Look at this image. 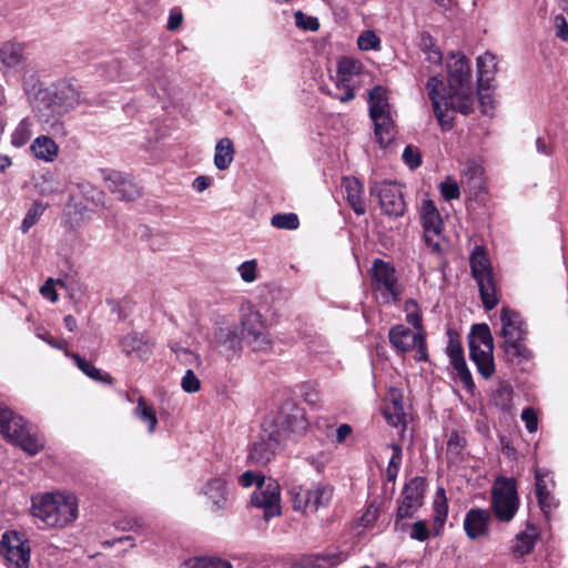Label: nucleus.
Here are the masks:
<instances>
[{"mask_svg": "<svg viewBox=\"0 0 568 568\" xmlns=\"http://www.w3.org/2000/svg\"><path fill=\"white\" fill-rule=\"evenodd\" d=\"M31 514L48 528H64L78 518V499L60 491L38 494L31 497Z\"/></svg>", "mask_w": 568, "mask_h": 568, "instance_id": "nucleus-1", "label": "nucleus"}, {"mask_svg": "<svg viewBox=\"0 0 568 568\" xmlns=\"http://www.w3.org/2000/svg\"><path fill=\"white\" fill-rule=\"evenodd\" d=\"M439 87H443V81L437 77H430L426 83L428 97L439 124L443 129H449L453 121L450 112L458 111L466 115L473 111V88L444 89L442 92Z\"/></svg>", "mask_w": 568, "mask_h": 568, "instance_id": "nucleus-2", "label": "nucleus"}, {"mask_svg": "<svg viewBox=\"0 0 568 568\" xmlns=\"http://www.w3.org/2000/svg\"><path fill=\"white\" fill-rule=\"evenodd\" d=\"M500 336L503 337L500 347L505 352L506 357L517 363L530 359L532 353L524 343L528 329L521 315L517 311L504 306L500 310Z\"/></svg>", "mask_w": 568, "mask_h": 568, "instance_id": "nucleus-3", "label": "nucleus"}, {"mask_svg": "<svg viewBox=\"0 0 568 568\" xmlns=\"http://www.w3.org/2000/svg\"><path fill=\"white\" fill-rule=\"evenodd\" d=\"M239 484L244 488L256 486L251 504L264 510L265 520L281 515V486L276 480H266L257 473L246 470L239 477Z\"/></svg>", "mask_w": 568, "mask_h": 568, "instance_id": "nucleus-4", "label": "nucleus"}, {"mask_svg": "<svg viewBox=\"0 0 568 568\" xmlns=\"http://www.w3.org/2000/svg\"><path fill=\"white\" fill-rule=\"evenodd\" d=\"M0 434L11 444L33 456L38 454L43 443L36 430L24 419L8 407L0 406Z\"/></svg>", "mask_w": 568, "mask_h": 568, "instance_id": "nucleus-5", "label": "nucleus"}, {"mask_svg": "<svg viewBox=\"0 0 568 568\" xmlns=\"http://www.w3.org/2000/svg\"><path fill=\"white\" fill-rule=\"evenodd\" d=\"M469 356L480 376L488 379L495 373L494 338L486 323L474 324L468 334Z\"/></svg>", "mask_w": 568, "mask_h": 568, "instance_id": "nucleus-6", "label": "nucleus"}, {"mask_svg": "<svg viewBox=\"0 0 568 568\" xmlns=\"http://www.w3.org/2000/svg\"><path fill=\"white\" fill-rule=\"evenodd\" d=\"M284 418L281 415H268L261 425L260 440L252 444L247 459L251 464L268 463L280 446L283 435Z\"/></svg>", "mask_w": 568, "mask_h": 568, "instance_id": "nucleus-7", "label": "nucleus"}, {"mask_svg": "<svg viewBox=\"0 0 568 568\" xmlns=\"http://www.w3.org/2000/svg\"><path fill=\"white\" fill-rule=\"evenodd\" d=\"M471 275L475 278L485 310L490 311L498 304V296L491 263L481 245L475 246L469 256Z\"/></svg>", "mask_w": 568, "mask_h": 568, "instance_id": "nucleus-8", "label": "nucleus"}, {"mask_svg": "<svg viewBox=\"0 0 568 568\" xmlns=\"http://www.w3.org/2000/svg\"><path fill=\"white\" fill-rule=\"evenodd\" d=\"M371 276L372 288L379 294L384 304L400 301L402 288L398 284L396 270L389 262L375 258L373 261Z\"/></svg>", "mask_w": 568, "mask_h": 568, "instance_id": "nucleus-9", "label": "nucleus"}, {"mask_svg": "<svg viewBox=\"0 0 568 568\" xmlns=\"http://www.w3.org/2000/svg\"><path fill=\"white\" fill-rule=\"evenodd\" d=\"M491 507L498 520L510 521L519 507L516 480L498 478L491 491Z\"/></svg>", "mask_w": 568, "mask_h": 568, "instance_id": "nucleus-10", "label": "nucleus"}, {"mask_svg": "<svg viewBox=\"0 0 568 568\" xmlns=\"http://www.w3.org/2000/svg\"><path fill=\"white\" fill-rule=\"evenodd\" d=\"M288 494L293 510L306 515L329 504L333 497V487L321 484L314 485L312 488L298 486L293 487Z\"/></svg>", "mask_w": 568, "mask_h": 568, "instance_id": "nucleus-11", "label": "nucleus"}, {"mask_svg": "<svg viewBox=\"0 0 568 568\" xmlns=\"http://www.w3.org/2000/svg\"><path fill=\"white\" fill-rule=\"evenodd\" d=\"M433 507L434 521L432 531L428 529L425 520H417L412 524L409 531L410 539L424 542L430 537V535L437 537L442 534L448 515L447 498L443 487L437 488Z\"/></svg>", "mask_w": 568, "mask_h": 568, "instance_id": "nucleus-12", "label": "nucleus"}, {"mask_svg": "<svg viewBox=\"0 0 568 568\" xmlns=\"http://www.w3.org/2000/svg\"><path fill=\"white\" fill-rule=\"evenodd\" d=\"M389 343L393 348L400 354L407 353L416 348V359L426 361V342L420 333H414L404 325H395L388 333Z\"/></svg>", "mask_w": 568, "mask_h": 568, "instance_id": "nucleus-13", "label": "nucleus"}, {"mask_svg": "<svg viewBox=\"0 0 568 568\" xmlns=\"http://www.w3.org/2000/svg\"><path fill=\"white\" fill-rule=\"evenodd\" d=\"M371 193L378 196L379 205L384 214L398 217L405 212L406 204L400 186L390 182H374Z\"/></svg>", "mask_w": 568, "mask_h": 568, "instance_id": "nucleus-14", "label": "nucleus"}, {"mask_svg": "<svg viewBox=\"0 0 568 568\" xmlns=\"http://www.w3.org/2000/svg\"><path fill=\"white\" fill-rule=\"evenodd\" d=\"M6 547L4 558L9 568H29L31 548L29 540L18 531H6L2 535Z\"/></svg>", "mask_w": 568, "mask_h": 568, "instance_id": "nucleus-15", "label": "nucleus"}, {"mask_svg": "<svg viewBox=\"0 0 568 568\" xmlns=\"http://www.w3.org/2000/svg\"><path fill=\"white\" fill-rule=\"evenodd\" d=\"M242 335L235 324L219 322L213 334V345L227 359H232L242 352Z\"/></svg>", "mask_w": 568, "mask_h": 568, "instance_id": "nucleus-16", "label": "nucleus"}, {"mask_svg": "<svg viewBox=\"0 0 568 568\" xmlns=\"http://www.w3.org/2000/svg\"><path fill=\"white\" fill-rule=\"evenodd\" d=\"M420 219L424 229V239L433 252H440L439 237L443 231V221L440 214L432 200L423 202L420 207Z\"/></svg>", "mask_w": 568, "mask_h": 568, "instance_id": "nucleus-17", "label": "nucleus"}, {"mask_svg": "<svg viewBox=\"0 0 568 568\" xmlns=\"http://www.w3.org/2000/svg\"><path fill=\"white\" fill-rule=\"evenodd\" d=\"M241 326L242 337L252 344L255 349H262L268 345L262 316L252 306L243 310L241 316Z\"/></svg>", "mask_w": 568, "mask_h": 568, "instance_id": "nucleus-18", "label": "nucleus"}, {"mask_svg": "<svg viewBox=\"0 0 568 568\" xmlns=\"http://www.w3.org/2000/svg\"><path fill=\"white\" fill-rule=\"evenodd\" d=\"M425 480L422 477L412 478L403 488L397 505V513L400 517H413L422 507L425 494Z\"/></svg>", "mask_w": 568, "mask_h": 568, "instance_id": "nucleus-19", "label": "nucleus"}, {"mask_svg": "<svg viewBox=\"0 0 568 568\" xmlns=\"http://www.w3.org/2000/svg\"><path fill=\"white\" fill-rule=\"evenodd\" d=\"M102 173L106 187L119 200L130 202L141 195V189L129 175L115 170H104Z\"/></svg>", "mask_w": 568, "mask_h": 568, "instance_id": "nucleus-20", "label": "nucleus"}, {"mask_svg": "<svg viewBox=\"0 0 568 568\" xmlns=\"http://www.w3.org/2000/svg\"><path fill=\"white\" fill-rule=\"evenodd\" d=\"M154 341L144 333L132 332L123 336L119 346L128 357L146 362L153 354Z\"/></svg>", "mask_w": 568, "mask_h": 568, "instance_id": "nucleus-21", "label": "nucleus"}, {"mask_svg": "<svg viewBox=\"0 0 568 568\" xmlns=\"http://www.w3.org/2000/svg\"><path fill=\"white\" fill-rule=\"evenodd\" d=\"M453 62L448 63V84L439 87V90H456L471 87L470 62L465 54L457 52L452 54Z\"/></svg>", "mask_w": 568, "mask_h": 568, "instance_id": "nucleus-22", "label": "nucleus"}, {"mask_svg": "<svg viewBox=\"0 0 568 568\" xmlns=\"http://www.w3.org/2000/svg\"><path fill=\"white\" fill-rule=\"evenodd\" d=\"M22 89L36 112H44L51 108L52 94L50 89L41 87L39 77L36 73L24 74Z\"/></svg>", "mask_w": 568, "mask_h": 568, "instance_id": "nucleus-23", "label": "nucleus"}, {"mask_svg": "<svg viewBox=\"0 0 568 568\" xmlns=\"http://www.w3.org/2000/svg\"><path fill=\"white\" fill-rule=\"evenodd\" d=\"M51 108L44 109L42 115L62 114L75 108L80 101V94L77 89L70 84L62 83L51 90Z\"/></svg>", "mask_w": 568, "mask_h": 568, "instance_id": "nucleus-24", "label": "nucleus"}, {"mask_svg": "<svg viewBox=\"0 0 568 568\" xmlns=\"http://www.w3.org/2000/svg\"><path fill=\"white\" fill-rule=\"evenodd\" d=\"M26 60L24 43L14 40L0 43V70H19Z\"/></svg>", "mask_w": 568, "mask_h": 568, "instance_id": "nucleus-25", "label": "nucleus"}, {"mask_svg": "<svg viewBox=\"0 0 568 568\" xmlns=\"http://www.w3.org/2000/svg\"><path fill=\"white\" fill-rule=\"evenodd\" d=\"M447 354L450 358V364L454 369L457 372V375L463 383L464 387L468 392H473L475 388V383L473 381L471 374L466 365L464 358V352L460 343L457 339L450 338L447 345Z\"/></svg>", "mask_w": 568, "mask_h": 568, "instance_id": "nucleus-26", "label": "nucleus"}, {"mask_svg": "<svg viewBox=\"0 0 568 568\" xmlns=\"http://www.w3.org/2000/svg\"><path fill=\"white\" fill-rule=\"evenodd\" d=\"M489 520L490 515L488 510L480 508L469 509L464 518L466 536L471 540L486 536L489 531Z\"/></svg>", "mask_w": 568, "mask_h": 568, "instance_id": "nucleus-27", "label": "nucleus"}, {"mask_svg": "<svg viewBox=\"0 0 568 568\" xmlns=\"http://www.w3.org/2000/svg\"><path fill=\"white\" fill-rule=\"evenodd\" d=\"M201 493L212 503L213 510H223L227 504V481L224 477L210 478L201 488Z\"/></svg>", "mask_w": 568, "mask_h": 568, "instance_id": "nucleus-28", "label": "nucleus"}, {"mask_svg": "<svg viewBox=\"0 0 568 568\" xmlns=\"http://www.w3.org/2000/svg\"><path fill=\"white\" fill-rule=\"evenodd\" d=\"M343 187L346 192V199L357 215H363L366 212L365 201L363 199V184L354 176H346L343 179Z\"/></svg>", "mask_w": 568, "mask_h": 568, "instance_id": "nucleus-29", "label": "nucleus"}, {"mask_svg": "<svg viewBox=\"0 0 568 568\" xmlns=\"http://www.w3.org/2000/svg\"><path fill=\"white\" fill-rule=\"evenodd\" d=\"M368 110L371 119L393 113L385 88L376 85L369 91Z\"/></svg>", "mask_w": 568, "mask_h": 568, "instance_id": "nucleus-30", "label": "nucleus"}, {"mask_svg": "<svg viewBox=\"0 0 568 568\" xmlns=\"http://www.w3.org/2000/svg\"><path fill=\"white\" fill-rule=\"evenodd\" d=\"M33 155L44 162H53L59 153L58 144L48 135L38 136L30 146Z\"/></svg>", "mask_w": 568, "mask_h": 568, "instance_id": "nucleus-31", "label": "nucleus"}, {"mask_svg": "<svg viewBox=\"0 0 568 568\" xmlns=\"http://www.w3.org/2000/svg\"><path fill=\"white\" fill-rule=\"evenodd\" d=\"M375 125V135L382 146L388 145L396 135V125L393 113L372 119Z\"/></svg>", "mask_w": 568, "mask_h": 568, "instance_id": "nucleus-32", "label": "nucleus"}, {"mask_svg": "<svg viewBox=\"0 0 568 568\" xmlns=\"http://www.w3.org/2000/svg\"><path fill=\"white\" fill-rule=\"evenodd\" d=\"M65 355L72 358L74 365L92 381L106 384L112 383V377L108 373L97 368L91 362L81 357L79 354L67 352Z\"/></svg>", "mask_w": 568, "mask_h": 568, "instance_id": "nucleus-33", "label": "nucleus"}, {"mask_svg": "<svg viewBox=\"0 0 568 568\" xmlns=\"http://www.w3.org/2000/svg\"><path fill=\"white\" fill-rule=\"evenodd\" d=\"M497 68L496 55L490 52H485L477 58V81L478 87H489V82Z\"/></svg>", "mask_w": 568, "mask_h": 568, "instance_id": "nucleus-34", "label": "nucleus"}, {"mask_svg": "<svg viewBox=\"0 0 568 568\" xmlns=\"http://www.w3.org/2000/svg\"><path fill=\"white\" fill-rule=\"evenodd\" d=\"M234 145L231 139H221L214 150V165L223 171L226 170L234 160Z\"/></svg>", "mask_w": 568, "mask_h": 568, "instance_id": "nucleus-35", "label": "nucleus"}, {"mask_svg": "<svg viewBox=\"0 0 568 568\" xmlns=\"http://www.w3.org/2000/svg\"><path fill=\"white\" fill-rule=\"evenodd\" d=\"M362 63L353 58L344 57L337 62V82L347 85L354 75L361 73Z\"/></svg>", "mask_w": 568, "mask_h": 568, "instance_id": "nucleus-36", "label": "nucleus"}, {"mask_svg": "<svg viewBox=\"0 0 568 568\" xmlns=\"http://www.w3.org/2000/svg\"><path fill=\"white\" fill-rule=\"evenodd\" d=\"M133 414L142 423L146 424L149 433H153L155 430L158 424L156 413L154 408L146 403L144 397H139L138 404L133 409Z\"/></svg>", "mask_w": 568, "mask_h": 568, "instance_id": "nucleus-37", "label": "nucleus"}, {"mask_svg": "<svg viewBox=\"0 0 568 568\" xmlns=\"http://www.w3.org/2000/svg\"><path fill=\"white\" fill-rule=\"evenodd\" d=\"M37 189L41 195H51L62 193L65 183L53 173H45L41 176V181L37 183Z\"/></svg>", "mask_w": 568, "mask_h": 568, "instance_id": "nucleus-38", "label": "nucleus"}, {"mask_svg": "<svg viewBox=\"0 0 568 568\" xmlns=\"http://www.w3.org/2000/svg\"><path fill=\"white\" fill-rule=\"evenodd\" d=\"M307 426L308 422L304 410L293 405L292 413L286 416V433L301 435L307 429Z\"/></svg>", "mask_w": 568, "mask_h": 568, "instance_id": "nucleus-39", "label": "nucleus"}, {"mask_svg": "<svg viewBox=\"0 0 568 568\" xmlns=\"http://www.w3.org/2000/svg\"><path fill=\"white\" fill-rule=\"evenodd\" d=\"M32 135V121L29 118H23L11 134V144L14 148L26 145Z\"/></svg>", "mask_w": 568, "mask_h": 568, "instance_id": "nucleus-40", "label": "nucleus"}, {"mask_svg": "<svg viewBox=\"0 0 568 568\" xmlns=\"http://www.w3.org/2000/svg\"><path fill=\"white\" fill-rule=\"evenodd\" d=\"M466 446V438L458 432H452L447 440V459L449 463H456L460 459Z\"/></svg>", "mask_w": 568, "mask_h": 568, "instance_id": "nucleus-41", "label": "nucleus"}, {"mask_svg": "<svg viewBox=\"0 0 568 568\" xmlns=\"http://www.w3.org/2000/svg\"><path fill=\"white\" fill-rule=\"evenodd\" d=\"M190 568H233L232 564L219 557H195L185 562Z\"/></svg>", "mask_w": 568, "mask_h": 568, "instance_id": "nucleus-42", "label": "nucleus"}, {"mask_svg": "<svg viewBox=\"0 0 568 568\" xmlns=\"http://www.w3.org/2000/svg\"><path fill=\"white\" fill-rule=\"evenodd\" d=\"M491 402L501 409H508L513 398V388L508 383H500L491 393Z\"/></svg>", "mask_w": 568, "mask_h": 568, "instance_id": "nucleus-43", "label": "nucleus"}, {"mask_svg": "<svg viewBox=\"0 0 568 568\" xmlns=\"http://www.w3.org/2000/svg\"><path fill=\"white\" fill-rule=\"evenodd\" d=\"M47 209V205L40 201H34L21 223L22 233H27L42 216Z\"/></svg>", "mask_w": 568, "mask_h": 568, "instance_id": "nucleus-44", "label": "nucleus"}, {"mask_svg": "<svg viewBox=\"0 0 568 568\" xmlns=\"http://www.w3.org/2000/svg\"><path fill=\"white\" fill-rule=\"evenodd\" d=\"M535 545L536 536L534 534L520 532L516 536L511 550L516 556H524L532 551Z\"/></svg>", "mask_w": 568, "mask_h": 568, "instance_id": "nucleus-45", "label": "nucleus"}, {"mask_svg": "<svg viewBox=\"0 0 568 568\" xmlns=\"http://www.w3.org/2000/svg\"><path fill=\"white\" fill-rule=\"evenodd\" d=\"M384 415L387 423L394 427L405 425V413L399 402H393L392 406H387Z\"/></svg>", "mask_w": 568, "mask_h": 568, "instance_id": "nucleus-46", "label": "nucleus"}, {"mask_svg": "<svg viewBox=\"0 0 568 568\" xmlns=\"http://www.w3.org/2000/svg\"><path fill=\"white\" fill-rule=\"evenodd\" d=\"M295 26L303 31L315 32L320 29V21L316 17L307 16L303 11L294 12Z\"/></svg>", "mask_w": 568, "mask_h": 568, "instance_id": "nucleus-47", "label": "nucleus"}, {"mask_svg": "<svg viewBox=\"0 0 568 568\" xmlns=\"http://www.w3.org/2000/svg\"><path fill=\"white\" fill-rule=\"evenodd\" d=\"M236 270L244 283H253L257 280V261L254 258L244 261Z\"/></svg>", "mask_w": 568, "mask_h": 568, "instance_id": "nucleus-48", "label": "nucleus"}, {"mask_svg": "<svg viewBox=\"0 0 568 568\" xmlns=\"http://www.w3.org/2000/svg\"><path fill=\"white\" fill-rule=\"evenodd\" d=\"M357 44L361 50H377L381 45L379 38L372 30L363 31L357 38Z\"/></svg>", "mask_w": 568, "mask_h": 568, "instance_id": "nucleus-49", "label": "nucleus"}, {"mask_svg": "<svg viewBox=\"0 0 568 568\" xmlns=\"http://www.w3.org/2000/svg\"><path fill=\"white\" fill-rule=\"evenodd\" d=\"M406 320L414 327L419 328L422 326V315L418 311V304L415 300H407L405 303Z\"/></svg>", "mask_w": 568, "mask_h": 568, "instance_id": "nucleus-50", "label": "nucleus"}, {"mask_svg": "<svg viewBox=\"0 0 568 568\" xmlns=\"http://www.w3.org/2000/svg\"><path fill=\"white\" fill-rule=\"evenodd\" d=\"M402 158L404 163L412 170L418 168L422 164L420 152L413 145H407L404 149Z\"/></svg>", "mask_w": 568, "mask_h": 568, "instance_id": "nucleus-51", "label": "nucleus"}, {"mask_svg": "<svg viewBox=\"0 0 568 568\" xmlns=\"http://www.w3.org/2000/svg\"><path fill=\"white\" fill-rule=\"evenodd\" d=\"M83 195L95 205L105 206V194L97 190L91 184L85 183L80 185Z\"/></svg>", "mask_w": 568, "mask_h": 568, "instance_id": "nucleus-52", "label": "nucleus"}, {"mask_svg": "<svg viewBox=\"0 0 568 568\" xmlns=\"http://www.w3.org/2000/svg\"><path fill=\"white\" fill-rule=\"evenodd\" d=\"M443 197L447 201L458 199L460 196L459 186L456 181L448 178L439 185Z\"/></svg>", "mask_w": 568, "mask_h": 568, "instance_id": "nucleus-53", "label": "nucleus"}, {"mask_svg": "<svg viewBox=\"0 0 568 568\" xmlns=\"http://www.w3.org/2000/svg\"><path fill=\"white\" fill-rule=\"evenodd\" d=\"M181 387L186 393H195L200 390L201 382L192 369H187L182 377Z\"/></svg>", "mask_w": 568, "mask_h": 568, "instance_id": "nucleus-54", "label": "nucleus"}, {"mask_svg": "<svg viewBox=\"0 0 568 568\" xmlns=\"http://www.w3.org/2000/svg\"><path fill=\"white\" fill-rule=\"evenodd\" d=\"M548 470L546 469H536L535 470V479H536V483H535V493H536V497H544V495L546 493H550L549 488H548V483L546 480V477L548 476Z\"/></svg>", "mask_w": 568, "mask_h": 568, "instance_id": "nucleus-55", "label": "nucleus"}, {"mask_svg": "<svg viewBox=\"0 0 568 568\" xmlns=\"http://www.w3.org/2000/svg\"><path fill=\"white\" fill-rule=\"evenodd\" d=\"M537 499L542 514L545 517L549 518L551 511L557 508L558 501L555 499L551 493H546L544 497H537Z\"/></svg>", "mask_w": 568, "mask_h": 568, "instance_id": "nucleus-56", "label": "nucleus"}, {"mask_svg": "<svg viewBox=\"0 0 568 568\" xmlns=\"http://www.w3.org/2000/svg\"><path fill=\"white\" fill-rule=\"evenodd\" d=\"M521 419L525 422L526 428L529 433H534L537 430L538 420L537 414L531 407H527L521 413Z\"/></svg>", "mask_w": 568, "mask_h": 568, "instance_id": "nucleus-57", "label": "nucleus"}, {"mask_svg": "<svg viewBox=\"0 0 568 568\" xmlns=\"http://www.w3.org/2000/svg\"><path fill=\"white\" fill-rule=\"evenodd\" d=\"M556 36L562 41L568 42V23L562 14H557L554 19Z\"/></svg>", "mask_w": 568, "mask_h": 568, "instance_id": "nucleus-58", "label": "nucleus"}, {"mask_svg": "<svg viewBox=\"0 0 568 568\" xmlns=\"http://www.w3.org/2000/svg\"><path fill=\"white\" fill-rule=\"evenodd\" d=\"M40 293L43 295V297L50 300L51 302H57L59 298V295L54 288V281L53 278H48L44 284L40 288Z\"/></svg>", "mask_w": 568, "mask_h": 568, "instance_id": "nucleus-59", "label": "nucleus"}, {"mask_svg": "<svg viewBox=\"0 0 568 568\" xmlns=\"http://www.w3.org/2000/svg\"><path fill=\"white\" fill-rule=\"evenodd\" d=\"M409 517H400L399 513L396 511V517L394 520V531L398 535H405L410 531L412 525L408 524L406 520Z\"/></svg>", "mask_w": 568, "mask_h": 568, "instance_id": "nucleus-60", "label": "nucleus"}, {"mask_svg": "<svg viewBox=\"0 0 568 568\" xmlns=\"http://www.w3.org/2000/svg\"><path fill=\"white\" fill-rule=\"evenodd\" d=\"M291 568H321L320 558L303 557L292 564Z\"/></svg>", "mask_w": 568, "mask_h": 568, "instance_id": "nucleus-61", "label": "nucleus"}, {"mask_svg": "<svg viewBox=\"0 0 568 568\" xmlns=\"http://www.w3.org/2000/svg\"><path fill=\"white\" fill-rule=\"evenodd\" d=\"M418 45L420 48V50L423 52L425 51H428V50H432L434 48H436V44H435V40L433 39V37L430 36L429 32L427 31H423L420 34H419V42H418Z\"/></svg>", "mask_w": 568, "mask_h": 568, "instance_id": "nucleus-62", "label": "nucleus"}, {"mask_svg": "<svg viewBox=\"0 0 568 568\" xmlns=\"http://www.w3.org/2000/svg\"><path fill=\"white\" fill-rule=\"evenodd\" d=\"M389 447L393 450V454H392L388 465L400 468L402 460H403L402 447L396 443H392L389 445Z\"/></svg>", "mask_w": 568, "mask_h": 568, "instance_id": "nucleus-63", "label": "nucleus"}, {"mask_svg": "<svg viewBox=\"0 0 568 568\" xmlns=\"http://www.w3.org/2000/svg\"><path fill=\"white\" fill-rule=\"evenodd\" d=\"M183 20L182 12L178 9H173L170 12L169 20H168V29L171 31L176 30Z\"/></svg>", "mask_w": 568, "mask_h": 568, "instance_id": "nucleus-64", "label": "nucleus"}]
</instances>
